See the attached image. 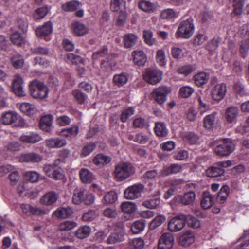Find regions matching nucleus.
<instances>
[{"label": "nucleus", "mask_w": 249, "mask_h": 249, "mask_svg": "<svg viewBox=\"0 0 249 249\" xmlns=\"http://www.w3.org/2000/svg\"><path fill=\"white\" fill-rule=\"evenodd\" d=\"M29 89L31 95L35 99L43 100L48 95L49 89L47 86L37 80L30 82Z\"/></svg>", "instance_id": "f257e3e1"}, {"label": "nucleus", "mask_w": 249, "mask_h": 249, "mask_svg": "<svg viewBox=\"0 0 249 249\" xmlns=\"http://www.w3.org/2000/svg\"><path fill=\"white\" fill-rule=\"evenodd\" d=\"M133 172V168L130 163L122 162L115 166L114 176L117 181H122L128 178Z\"/></svg>", "instance_id": "f03ea898"}, {"label": "nucleus", "mask_w": 249, "mask_h": 249, "mask_svg": "<svg viewBox=\"0 0 249 249\" xmlns=\"http://www.w3.org/2000/svg\"><path fill=\"white\" fill-rule=\"evenodd\" d=\"M194 30L193 20L189 18L179 24L176 34L179 38L188 39L193 35Z\"/></svg>", "instance_id": "7ed1b4c3"}, {"label": "nucleus", "mask_w": 249, "mask_h": 249, "mask_svg": "<svg viewBox=\"0 0 249 249\" xmlns=\"http://www.w3.org/2000/svg\"><path fill=\"white\" fill-rule=\"evenodd\" d=\"M59 159L56 160L53 164H45L43 166V171L48 177L56 180L62 179L64 175L61 168L58 166Z\"/></svg>", "instance_id": "20e7f679"}, {"label": "nucleus", "mask_w": 249, "mask_h": 249, "mask_svg": "<svg viewBox=\"0 0 249 249\" xmlns=\"http://www.w3.org/2000/svg\"><path fill=\"white\" fill-rule=\"evenodd\" d=\"M211 93L212 98L219 102L225 97L226 91V86L224 83H218L216 80H213L211 83Z\"/></svg>", "instance_id": "39448f33"}, {"label": "nucleus", "mask_w": 249, "mask_h": 249, "mask_svg": "<svg viewBox=\"0 0 249 249\" xmlns=\"http://www.w3.org/2000/svg\"><path fill=\"white\" fill-rule=\"evenodd\" d=\"M144 190V186L141 183H136L128 187L124 192V197L128 200H135L141 197Z\"/></svg>", "instance_id": "423d86ee"}, {"label": "nucleus", "mask_w": 249, "mask_h": 249, "mask_svg": "<svg viewBox=\"0 0 249 249\" xmlns=\"http://www.w3.org/2000/svg\"><path fill=\"white\" fill-rule=\"evenodd\" d=\"M143 79L152 85H155L162 79V72L158 69H147L143 73Z\"/></svg>", "instance_id": "0eeeda50"}, {"label": "nucleus", "mask_w": 249, "mask_h": 249, "mask_svg": "<svg viewBox=\"0 0 249 249\" xmlns=\"http://www.w3.org/2000/svg\"><path fill=\"white\" fill-rule=\"evenodd\" d=\"M186 215H177L168 222V228L172 232H178L182 230L186 225Z\"/></svg>", "instance_id": "6e6552de"}, {"label": "nucleus", "mask_w": 249, "mask_h": 249, "mask_svg": "<svg viewBox=\"0 0 249 249\" xmlns=\"http://www.w3.org/2000/svg\"><path fill=\"white\" fill-rule=\"evenodd\" d=\"M234 144L230 140L221 142L214 148V152L220 156L230 155L234 150Z\"/></svg>", "instance_id": "1a4fd4ad"}, {"label": "nucleus", "mask_w": 249, "mask_h": 249, "mask_svg": "<svg viewBox=\"0 0 249 249\" xmlns=\"http://www.w3.org/2000/svg\"><path fill=\"white\" fill-rule=\"evenodd\" d=\"M171 92L170 88L162 86L155 89L152 92L153 99L159 105L163 104L167 100L168 94Z\"/></svg>", "instance_id": "9d476101"}, {"label": "nucleus", "mask_w": 249, "mask_h": 249, "mask_svg": "<svg viewBox=\"0 0 249 249\" xmlns=\"http://www.w3.org/2000/svg\"><path fill=\"white\" fill-rule=\"evenodd\" d=\"M124 227L123 223L116 224L115 231L110 235L108 241L109 244H114L124 240Z\"/></svg>", "instance_id": "9b49d317"}, {"label": "nucleus", "mask_w": 249, "mask_h": 249, "mask_svg": "<svg viewBox=\"0 0 249 249\" xmlns=\"http://www.w3.org/2000/svg\"><path fill=\"white\" fill-rule=\"evenodd\" d=\"M12 90L16 95L19 97L25 95L24 90V81L21 76L19 74H16L12 81Z\"/></svg>", "instance_id": "f8f14e48"}, {"label": "nucleus", "mask_w": 249, "mask_h": 249, "mask_svg": "<svg viewBox=\"0 0 249 249\" xmlns=\"http://www.w3.org/2000/svg\"><path fill=\"white\" fill-rule=\"evenodd\" d=\"M19 119L21 124H20L21 126H23L24 124L23 120L19 117L18 114L15 111H9L4 112L2 113L0 121L1 122L7 125H10L16 122L18 119Z\"/></svg>", "instance_id": "ddd939ff"}, {"label": "nucleus", "mask_w": 249, "mask_h": 249, "mask_svg": "<svg viewBox=\"0 0 249 249\" xmlns=\"http://www.w3.org/2000/svg\"><path fill=\"white\" fill-rule=\"evenodd\" d=\"M174 242V237L170 232L162 234L159 239L158 249H171Z\"/></svg>", "instance_id": "4468645a"}, {"label": "nucleus", "mask_w": 249, "mask_h": 249, "mask_svg": "<svg viewBox=\"0 0 249 249\" xmlns=\"http://www.w3.org/2000/svg\"><path fill=\"white\" fill-rule=\"evenodd\" d=\"M58 198V195L54 192L51 191L45 194L40 198L41 204L50 206L56 202Z\"/></svg>", "instance_id": "2eb2a0df"}, {"label": "nucleus", "mask_w": 249, "mask_h": 249, "mask_svg": "<svg viewBox=\"0 0 249 249\" xmlns=\"http://www.w3.org/2000/svg\"><path fill=\"white\" fill-rule=\"evenodd\" d=\"M53 31L52 23L50 21H48L43 25L37 27L36 30V34L38 37L42 38L51 34Z\"/></svg>", "instance_id": "dca6fc26"}, {"label": "nucleus", "mask_w": 249, "mask_h": 249, "mask_svg": "<svg viewBox=\"0 0 249 249\" xmlns=\"http://www.w3.org/2000/svg\"><path fill=\"white\" fill-rule=\"evenodd\" d=\"M239 114L238 107L230 106L225 110L224 117L226 121L229 123L235 122Z\"/></svg>", "instance_id": "f3484780"}, {"label": "nucleus", "mask_w": 249, "mask_h": 249, "mask_svg": "<svg viewBox=\"0 0 249 249\" xmlns=\"http://www.w3.org/2000/svg\"><path fill=\"white\" fill-rule=\"evenodd\" d=\"M195 240V234L190 230L183 233L179 238V244L184 247H187L193 244Z\"/></svg>", "instance_id": "a211bd4d"}, {"label": "nucleus", "mask_w": 249, "mask_h": 249, "mask_svg": "<svg viewBox=\"0 0 249 249\" xmlns=\"http://www.w3.org/2000/svg\"><path fill=\"white\" fill-rule=\"evenodd\" d=\"M71 28L72 33L77 36H82L88 32V27L79 21L73 22L71 24Z\"/></svg>", "instance_id": "6ab92c4d"}, {"label": "nucleus", "mask_w": 249, "mask_h": 249, "mask_svg": "<svg viewBox=\"0 0 249 249\" xmlns=\"http://www.w3.org/2000/svg\"><path fill=\"white\" fill-rule=\"evenodd\" d=\"M53 117L51 115L43 116L40 120V128L46 132H51L53 128Z\"/></svg>", "instance_id": "aec40b11"}, {"label": "nucleus", "mask_w": 249, "mask_h": 249, "mask_svg": "<svg viewBox=\"0 0 249 249\" xmlns=\"http://www.w3.org/2000/svg\"><path fill=\"white\" fill-rule=\"evenodd\" d=\"M21 208L22 210V212L27 215H43L47 213L45 211L40 208L36 207H34L28 204H21Z\"/></svg>", "instance_id": "412c9836"}, {"label": "nucleus", "mask_w": 249, "mask_h": 249, "mask_svg": "<svg viewBox=\"0 0 249 249\" xmlns=\"http://www.w3.org/2000/svg\"><path fill=\"white\" fill-rule=\"evenodd\" d=\"M41 140V136L36 133L24 134L20 137V140L26 143H34L40 141Z\"/></svg>", "instance_id": "4be33fe9"}, {"label": "nucleus", "mask_w": 249, "mask_h": 249, "mask_svg": "<svg viewBox=\"0 0 249 249\" xmlns=\"http://www.w3.org/2000/svg\"><path fill=\"white\" fill-rule=\"evenodd\" d=\"M73 213V211L70 207H60L57 209L53 215L58 218H67Z\"/></svg>", "instance_id": "5701e85b"}, {"label": "nucleus", "mask_w": 249, "mask_h": 249, "mask_svg": "<svg viewBox=\"0 0 249 249\" xmlns=\"http://www.w3.org/2000/svg\"><path fill=\"white\" fill-rule=\"evenodd\" d=\"M214 203V198L209 192H204L201 201V206L204 209L211 208Z\"/></svg>", "instance_id": "b1692460"}, {"label": "nucleus", "mask_w": 249, "mask_h": 249, "mask_svg": "<svg viewBox=\"0 0 249 249\" xmlns=\"http://www.w3.org/2000/svg\"><path fill=\"white\" fill-rule=\"evenodd\" d=\"M19 108L23 113L28 116L33 115L37 111L35 106L29 103H22L20 104Z\"/></svg>", "instance_id": "393cba45"}, {"label": "nucleus", "mask_w": 249, "mask_h": 249, "mask_svg": "<svg viewBox=\"0 0 249 249\" xmlns=\"http://www.w3.org/2000/svg\"><path fill=\"white\" fill-rule=\"evenodd\" d=\"M134 62L138 66H143L146 62V56L142 51H135L132 53Z\"/></svg>", "instance_id": "a878e982"}, {"label": "nucleus", "mask_w": 249, "mask_h": 249, "mask_svg": "<svg viewBox=\"0 0 249 249\" xmlns=\"http://www.w3.org/2000/svg\"><path fill=\"white\" fill-rule=\"evenodd\" d=\"M196 198V194L194 191L185 192L179 197V202L184 205H188L193 203Z\"/></svg>", "instance_id": "bb28decb"}, {"label": "nucleus", "mask_w": 249, "mask_h": 249, "mask_svg": "<svg viewBox=\"0 0 249 249\" xmlns=\"http://www.w3.org/2000/svg\"><path fill=\"white\" fill-rule=\"evenodd\" d=\"M128 138L130 140H133L141 144H146L151 140L150 134H144L142 133L137 134L135 137L132 135H129Z\"/></svg>", "instance_id": "cd10ccee"}, {"label": "nucleus", "mask_w": 249, "mask_h": 249, "mask_svg": "<svg viewBox=\"0 0 249 249\" xmlns=\"http://www.w3.org/2000/svg\"><path fill=\"white\" fill-rule=\"evenodd\" d=\"M79 176L81 181L86 184L90 183L95 178L92 173L86 168H82L80 170Z\"/></svg>", "instance_id": "c85d7f7f"}, {"label": "nucleus", "mask_w": 249, "mask_h": 249, "mask_svg": "<svg viewBox=\"0 0 249 249\" xmlns=\"http://www.w3.org/2000/svg\"><path fill=\"white\" fill-rule=\"evenodd\" d=\"M208 97L204 94L199 96L198 100L199 102V111L201 114H203L210 109V106L208 103Z\"/></svg>", "instance_id": "c756f323"}, {"label": "nucleus", "mask_w": 249, "mask_h": 249, "mask_svg": "<svg viewBox=\"0 0 249 249\" xmlns=\"http://www.w3.org/2000/svg\"><path fill=\"white\" fill-rule=\"evenodd\" d=\"M45 143L47 147L50 148L60 147L64 146L66 141L64 139L58 138H50L45 141Z\"/></svg>", "instance_id": "7c9ffc66"}, {"label": "nucleus", "mask_w": 249, "mask_h": 249, "mask_svg": "<svg viewBox=\"0 0 249 249\" xmlns=\"http://www.w3.org/2000/svg\"><path fill=\"white\" fill-rule=\"evenodd\" d=\"M120 208L124 213L129 214L134 213L137 210V206L136 204L130 201L123 202L120 206Z\"/></svg>", "instance_id": "2f4dec72"}, {"label": "nucleus", "mask_w": 249, "mask_h": 249, "mask_svg": "<svg viewBox=\"0 0 249 249\" xmlns=\"http://www.w3.org/2000/svg\"><path fill=\"white\" fill-rule=\"evenodd\" d=\"M138 37L136 34L129 33L124 36L123 41L125 47L129 48L133 47L136 43Z\"/></svg>", "instance_id": "473e14b6"}, {"label": "nucleus", "mask_w": 249, "mask_h": 249, "mask_svg": "<svg viewBox=\"0 0 249 249\" xmlns=\"http://www.w3.org/2000/svg\"><path fill=\"white\" fill-rule=\"evenodd\" d=\"M139 7L146 12H153L156 10V6L147 0H141L138 3Z\"/></svg>", "instance_id": "72a5a7b5"}, {"label": "nucleus", "mask_w": 249, "mask_h": 249, "mask_svg": "<svg viewBox=\"0 0 249 249\" xmlns=\"http://www.w3.org/2000/svg\"><path fill=\"white\" fill-rule=\"evenodd\" d=\"M91 231V228L89 226H81L75 231V235L78 238L83 239L89 236Z\"/></svg>", "instance_id": "f704fd0d"}, {"label": "nucleus", "mask_w": 249, "mask_h": 249, "mask_svg": "<svg viewBox=\"0 0 249 249\" xmlns=\"http://www.w3.org/2000/svg\"><path fill=\"white\" fill-rule=\"evenodd\" d=\"M230 189L228 186H223L218 194L216 200L218 203L223 204L226 201L229 196Z\"/></svg>", "instance_id": "c9c22d12"}, {"label": "nucleus", "mask_w": 249, "mask_h": 249, "mask_svg": "<svg viewBox=\"0 0 249 249\" xmlns=\"http://www.w3.org/2000/svg\"><path fill=\"white\" fill-rule=\"evenodd\" d=\"M155 131L159 137H166L168 134V130L163 122H159L155 124Z\"/></svg>", "instance_id": "e433bc0d"}, {"label": "nucleus", "mask_w": 249, "mask_h": 249, "mask_svg": "<svg viewBox=\"0 0 249 249\" xmlns=\"http://www.w3.org/2000/svg\"><path fill=\"white\" fill-rule=\"evenodd\" d=\"M10 60L12 65L16 69L21 68L24 64L23 57L19 54H15L12 55Z\"/></svg>", "instance_id": "4c0bfd02"}, {"label": "nucleus", "mask_w": 249, "mask_h": 249, "mask_svg": "<svg viewBox=\"0 0 249 249\" xmlns=\"http://www.w3.org/2000/svg\"><path fill=\"white\" fill-rule=\"evenodd\" d=\"M178 16V12L171 8L164 9L160 13V17L161 18L164 19H174Z\"/></svg>", "instance_id": "58836bf2"}, {"label": "nucleus", "mask_w": 249, "mask_h": 249, "mask_svg": "<svg viewBox=\"0 0 249 249\" xmlns=\"http://www.w3.org/2000/svg\"><path fill=\"white\" fill-rule=\"evenodd\" d=\"M85 190L84 188H77L74 190L72 197L73 203L79 204L84 199Z\"/></svg>", "instance_id": "ea45409f"}, {"label": "nucleus", "mask_w": 249, "mask_h": 249, "mask_svg": "<svg viewBox=\"0 0 249 249\" xmlns=\"http://www.w3.org/2000/svg\"><path fill=\"white\" fill-rule=\"evenodd\" d=\"M128 80V75L125 73L115 74L114 75L113 79L114 83L119 87L125 84L127 82Z\"/></svg>", "instance_id": "a19ab883"}, {"label": "nucleus", "mask_w": 249, "mask_h": 249, "mask_svg": "<svg viewBox=\"0 0 249 249\" xmlns=\"http://www.w3.org/2000/svg\"><path fill=\"white\" fill-rule=\"evenodd\" d=\"M216 115L217 113L214 112L204 118V126L206 129H211L213 127Z\"/></svg>", "instance_id": "79ce46f5"}, {"label": "nucleus", "mask_w": 249, "mask_h": 249, "mask_svg": "<svg viewBox=\"0 0 249 249\" xmlns=\"http://www.w3.org/2000/svg\"><path fill=\"white\" fill-rule=\"evenodd\" d=\"M194 79L196 84L201 86L208 82L209 76L204 72H201L196 74L194 76Z\"/></svg>", "instance_id": "37998d69"}, {"label": "nucleus", "mask_w": 249, "mask_h": 249, "mask_svg": "<svg viewBox=\"0 0 249 249\" xmlns=\"http://www.w3.org/2000/svg\"><path fill=\"white\" fill-rule=\"evenodd\" d=\"M207 176L211 178L221 176L225 173V170L220 167H211L205 171Z\"/></svg>", "instance_id": "c03bdc74"}, {"label": "nucleus", "mask_w": 249, "mask_h": 249, "mask_svg": "<svg viewBox=\"0 0 249 249\" xmlns=\"http://www.w3.org/2000/svg\"><path fill=\"white\" fill-rule=\"evenodd\" d=\"M77 224L76 222L71 220H67L60 223L58 227L60 231H69L77 227Z\"/></svg>", "instance_id": "a18cd8bd"}, {"label": "nucleus", "mask_w": 249, "mask_h": 249, "mask_svg": "<svg viewBox=\"0 0 249 249\" xmlns=\"http://www.w3.org/2000/svg\"><path fill=\"white\" fill-rule=\"evenodd\" d=\"M125 2L124 0H111L110 8L114 12H122L125 9Z\"/></svg>", "instance_id": "49530a36"}, {"label": "nucleus", "mask_w": 249, "mask_h": 249, "mask_svg": "<svg viewBox=\"0 0 249 249\" xmlns=\"http://www.w3.org/2000/svg\"><path fill=\"white\" fill-rule=\"evenodd\" d=\"M186 224L188 227L193 229L199 228L201 226L200 221L196 217L191 215H186Z\"/></svg>", "instance_id": "de8ad7c7"}, {"label": "nucleus", "mask_w": 249, "mask_h": 249, "mask_svg": "<svg viewBox=\"0 0 249 249\" xmlns=\"http://www.w3.org/2000/svg\"><path fill=\"white\" fill-rule=\"evenodd\" d=\"M81 5V3L77 0H73L67 2L62 6V9L68 12L73 11Z\"/></svg>", "instance_id": "09e8293b"}, {"label": "nucleus", "mask_w": 249, "mask_h": 249, "mask_svg": "<svg viewBox=\"0 0 249 249\" xmlns=\"http://www.w3.org/2000/svg\"><path fill=\"white\" fill-rule=\"evenodd\" d=\"M160 199L158 197L153 198L143 201L142 205L147 208L154 209L159 206Z\"/></svg>", "instance_id": "8fccbe9b"}, {"label": "nucleus", "mask_w": 249, "mask_h": 249, "mask_svg": "<svg viewBox=\"0 0 249 249\" xmlns=\"http://www.w3.org/2000/svg\"><path fill=\"white\" fill-rule=\"evenodd\" d=\"M156 61L160 66L166 65L167 60L166 59L165 52L162 49L158 50L156 52Z\"/></svg>", "instance_id": "3c124183"}, {"label": "nucleus", "mask_w": 249, "mask_h": 249, "mask_svg": "<svg viewBox=\"0 0 249 249\" xmlns=\"http://www.w3.org/2000/svg\"><path fill=\"white\" fill-rule=\"evenodd\" d=\"M145 228V223L141 220L134 222L131 225V230L133 233L138 234L143 231Z\"/></svg>", "instance_id": "603ef678"}, {"label": "nucleus", "mask_w": 249, "mask_h": 249, "mask_svg": "<svg viewBox=\"0 0 249 249\" xmlns=\"http://www.w3.org/2000/svg\"><path fill=\"white\" fill-rule=\"evenodd\" d=\"M111 160L109 157L103 154H98L93 159V163L96 165H103L109 163Z\"/></svg>", "instance_id": "864d4df0"}, {"label": "nucleus", "mask_w": 249, "mask_h": 249, "mask_svg": "<svg viewBox=\"0 0 249 249\" xmlns=\"http://www.w3.org/2000/svg\"><path fill=\"white\" fill-rule=\"evenodd\" d=\"M234 3L233 13L236 15H240L243 12L244 0H230Z\"/></svg>", "instance_id": "5fc2aeb1"}, {"label": "nucleus", "mask_w": 249, "mask_h": 249, "mask_svg": "<svg viewBox=\"0 0 249 249\" xmlns=\"http://www.w3.org/2000/svg\"><path fill=\"white\" fill-rule=\"evenodd\" d=\"M196 68V67L193 65L181 66L178 69V72L179 74L187 76L193 72Z\"/></svg>", "instance_id": "6e6d98bb"}, {"label": "nucleus", "mask_w": 249, "mask_h": 249, "mask_svg": "<svg viewBox=\"0 0 249 249\" xmlns=\"http://www.w3.org/2000/svg\"><path fill=\"white\" fill-rule=\"evenodd\" d=\"M166 220V217L163 215H159L150 222V228L151 229H155L161 225Z\"/></svg>", "instance_id": "4d7b16f0"}, {"label": "nucleus", "mask_w": 249, "mask_h": 249, "mask_svg": "<svg viewBox=\"0 0 249 249\" xmlns=\"http://www.w3.org/2000/svg\"><path fill=\"white\" fill-rule=\"evenodd\" d=\"M10 38L13 43L18 46L21 45L24 41V37L18 32L13 33Z\"/></svg>", "instance_id": "13d9d810"}, {"label": "nucleus", "mask_w": 249, "mask_h": 249, "mask_svg": "<svg viewBox=\"0 0 249 249\" xmlns=\"http://www.w3.org/2000/svg\"><path fill=\"white\" fill-rule=\"evenodd\" d=\"M96 145L93 142H90L83 147L80 152V156L83 157L89 155L95 149Z\"/></svg>", "instance_id": "bf43d9fd"}, {"label": "nucleus", "mask_w": 249, "mask_h": 249, "mask_svg": "<svg viewBox=\"0 0 249 249\" xmlns=\"http://www.w3.org/2000/svg\"><path fill=\"white\" fill-rule=\"evenodd\" d=\"M143 37L145 42L149 46L153 45L155 42V39L153 37V34L150 30H144L143 32Z\"/></svg>", "instance_id": "052dcab7"}, {"label": "nucleus", "mask_w": 249, "mask_h": 249, "mask_svg": "<svg viewBox=\"0 0 249 249\" xmlns=\"http://www.w3.org/2000/svg\"><path fill=\"white\" fill-rule=\"evenodd\" d=\"M72 94L77 102L80 104H83L87 98L86 95L78 89L74 90Z\"/></svg>", "instance_id": "680f3d73"}, {"label": "nucleus", "mask_w": 249, "mask_h": 249, "mask_svg": "<svg viewBox=\"0 0 249 249\" xmlns=\"http://www.w3.org/2000/svg\"><path fill=\"white\" fill-rule=\"evenodd\" d=\"M117 199V195L114 191L108 192L104 197V203L112 204Z\"/></svg>", "instance_id": "e2e57ef3"}, {"label": "nucleus", "mask_w": 249, "mask_h": 249, "mask_svg": "<svg viewBox=\"0 0 249 249\" xmlns=\"http://www.w3.org/2000/svg\"><path fill=\"white\" fill-rule=\"evenodd\" d=\"M67 59L68 61L76 65L83 64L85 62V60L80 56L71 53L67 54Z\"/></svg>", "instance_id": "0e129e2a"}, {"label": "nucleus", "mask_w": 249, "mask_h": 249, "mask_svg": "<svg viewBox=\"0 0 249 249\" xmlns=\"http://www.w3.org/2000/svg\"><path fill=\"white\" fill-rule=\"evenodd\" d=\"M48 12V9L46 7H43L36 9L33 14L34 17L36 19L44 18Z\"/></svg>", "instance_id": "69168bd1"}, {"label": "nucleus", "mask_w": 249, "mask_h": 249, "mask_svg": "<svg viewBox=\"0 0 249 249\" xmlns=\"http://www.w3.org/2000/svg\"><path fill=\"white\" fill-rule=\"evenodd\" d=\"M98 216V214L95 211L90 210L84 213L82 218L85 221L89 222L95 219Z\"/></svg>", "instance_id": "338daca9"}, {"label": "nucleus", "mask_w": 249, "mask_h": 249, "mask_svg": "<svg viewBox=\"0 0 249 249\" xmlns=\"http://www.w3.org/2000/svg\"><path fill=\"white\" fill-rule=\"evenodd\" d=\"M130 246L132 249H142L144 246V242L141 238H135L132 240Z\"/></svg>", "instance_id": "774afa93"}]
</instances>
